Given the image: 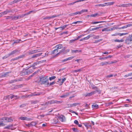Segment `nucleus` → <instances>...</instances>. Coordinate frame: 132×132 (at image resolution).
Instances as JSON below:
<instances>
[{"label": "nucleus", "instance_id": "a19ab883", "mask_svg": "<svg viewBox=\"0 0 132 132\" xmlns=\"http://www.w3.org/2000/svg\"><path fill=\"white\" fill-rule=\"evenodd\" d=\"M9 54H7L5 56L3 57L2 58L4 60V59L7 57H9Z\"/></svg>", "mask_w": 132, "mask_h": 132}, {"label": "nucleus", "instance_id": "a878e982", "mask_svg": "<svg viewBox=\"0 0 132 132\" xmlns=\"http://www.w3.org/2000/svg\"><path fill=\"white\" fill-rule=\"evenodd\" d=\"M102 31H110V28H105L102 30Z\"/></svg>", "mask_w": 132, "mask_h": 132}, {"label": "nucleus", "instance_id": "20e7f679", "mask_svg": "<svg viewBox=\"0 0 132 132\" xmlns=\"http://www.w3.org/2000/svg\"><path fill=\"white\" fill-rule=\"evenodd\" d=\"M1 119L2 120V122H11L13 120L11 118L6 117H3Z\"/></svg>", "mask_w": 132, "mask_h": 132}, {"label": "nucleus", "instance_id": "0eeeda50", "mask_svg": "<svg viewBox=\"0 0 132 132\" xmlns=\"http://www.w3.org/2000/svg\"><path fill=\"white\" fill-rule=\"evenodd\" d=\"M94 36V35L90 34L88 35L87 37L82 38L80 39V41H82L83 40H87L89 39L90 37H92L93 36Z\"/></svg>", "mask_w": 132, "mask_h": 132}, {"label": "nucleus", "instance_id": "4be33fe9", "mask_svg": "<svg viewBox=\"0 0 132 132\" xmlns=\"http://www.w3.org/2000/svg\"><path fill=\"white\" fill-rule=\"evenodd\" d=\"M37 51L36 50H32V51H30L29 52V54H34V53H37Z\"/></svg>", "mask_w": 132, "mask_h": 132}, {"label": "nucleus", "instance_id": "5701e85b", "mask_svg": "<svg viewBox=\"0 0 132 132\" xmlns=\"http://www.w3.org/2000/svg\"><path fill=\"white\" fill-rule=\"evenodd\" d=\"M81 52V50H71V52L72 53H79L80 52Z\"/></svg>", "mask_w": 132, "mask_h": 132}, {"label": "nucleus", "instance_id": "72a5a7b5", "mask_svg": "<svg viewBox=\"0 0 132 132\" xmlns=\"http://www.w3.org/2000/svg\"><path fill=\"white\" fill-rule=\"evenodd\" d=\"M61 80L62 81L60 84V85H62L64 82L66 80V78H62Z\"/></svg>", "mask_w": 132, "mask_h": 132}, {"label": "nucleus", "instance_id": "79ce46f5", "mask_svg": "<svg viewBox=\"0 0 132 132\" xmlns=\"http://www.w3.org/2000/svg\"><path fill=\"white\" fill-rule=\"evenodd\" d=\"M19 58H18V57H15L14 59H11V62H12V61H14L15 60H17L18 59H19Z\"/></svg>", "mask_w": 132, "mask_h": 132}, {"label": "nucleus", "instance_id": "ea45409f", "mask_svg": "<svg viewBox=\"0 0 132 132\" xmlns=\"http://www.w3.org/2000/svg\"><path fill=\"white\" fill-rule=\"evenodd\" d=\"M78 2V0L77 1H76L74 2H73L70 3L69 4H68V5H73V4H74L75 3H76L77 2Z\"/></svg>", "mask_w": 132, "mask_h": 132}, {"label": "nucleus", "instance_id": "4468645a", "mask_svg": "<svg viewBox=\"0 0 132 132\" xmlns=\"http://www.w3.org/2000/svg\"><path fill=\"white\" fill-rule=\"evenodd\" d=\"M41 93H38L37 92H35L32 94L31 96H37L39 95L42 94Z\"/></svg>", "mask_w": 132, "mask_h": 132}, {"label": "nucleus", "instance_id": "49530a36", "mask_svg": "<svg viewBox=\"0 0 132 132\" xmlns=\"http://www.w3.org/2000/svg\"><path fill=\"white\" fill-rule=\"evenodd\" d=\"M100 6L103 7L106 6V3H105L103 4H100Z\"/></svg>", "mask_w": 132, "mask_h": 132}, {"label": "nucleus", "instance_id": "473e14b6", "mask_svg": "<svg viewBox=\"0 0 132 132\" xmlns=\"http://www.w3.org/2000/svg\"><path fill=\"white\" fill-rule=\"evenodd\" d=\"M68 25H65L63 26L62 27H60V29H61V30H63L64 28H65Z\"/></svg>", "mask_w": 132, "mask_h": 132}, {"label": "nucleus", "instance_id": "bb28decb", "mask_svg": "<svg viewBox=\"0 0 132 132\" xmlns=\"http://www.w3.org/2000/svg\"><path fill=\"white\" fill-rule=\"evenodd\" d=\"M114 3V2H108L106 3V6H108L112 5Z\"/></svg>", "mask_w": 132, "mask_h": 132}, {"label": "nucleus", "instance_id": "c85d7f7f", "mask_svg": "<svg viewBox=\"0 0 132 132\" xmlns=\"http://www.w3.org/2000/svg\"><path fill=\"white\" fill-rule=\"evenodd\" d=\"M92 107L93 108L97 109L98 108V105L97 104L92 105Z\"/></svg>", "mask_w": 132, "mask_h": 132}, {"label": "nucleus", "instance_id": "39448f33", "mask_svg": "<svg viewBox=\"0 0 132 132\" xmlns=\"http://www.w3.org/2000/svg\"><path fill=\"white\" fill-rule=\"evenodd\" d=\"M8 98L9 99L10 98L11 99H12V98H14V99L16 100L18 98H19V97H18L16 95H9L6 96L5 97H4L5 98Z\"/></svg>", "mask_w": 132, "mask_h": 132}, {"label": "nucleus", "instance_id": "c03bdc74", "mask_svg": "<svg viewBox=\"0 0 132 132\" xmlns=\"http://www.w3.org/2000/svg\"><path fill=\"white\" fill-rule=\"evenodd\" d=\"M128 34V33H119L118 34V35H119V36H121L123 35H127Z\"/></svg>", "mask_w": 132, "mask_h": 132}, {"label": "nucleus", "instance_id": "69168bd1", "mask_svg": "<svg viewBox=\"0 0 132 132\" xmlns=\"http://www.w3.org/2000/svg\"><path fill=\"white\" fill-rule=\"evenodd\" d=\"M83 36V35H79L77 37V39H76V40H78L81 37H82V36Z\"/></svg>", "mask_w": 132, "mask_h": 132}, {"label": "nucleus", "instance_id": "8fccbe9b", "mask_svg": "<svg viewBox=\"0 0 132 132\" xmlns=\"http://www.w3.org/2000/svg\"><path fill=\"white\" fill-rule=\"evenodd\" d=\"M3 122H2V121L1 122H0V127L3 126H5V124Z\"/></svg>", "mask_w": 132, "mask_h": 132}, {"label": "nucleus", "instance_id": "f257e3e1", "mask_svg": "<svg viewBox=\"0 0 132 132\" xmlns=\"http://www.w3.org/2000/svg\"><path fill=\"white\" fill-rule=\"evenodd\" d=\"M46 77H41L40 78V81L41 82V84H44L46 83H47V84L48 85L49 84V83L48 82V79H47Z\"/></svg>", "mask_w": 132, "mask_h": 132}, {"label": "nucleus", "instance_id": "b1692460", "mask_svg": "<svg viewBox=\"0 0 132 132\" xmlns=\"http://www.w3.org/2000/svg\"><path fill=\"white\" fill-rule=\"evenodd\" d=\"M42 62H41V61L34 62L32 66H33V67H35L36 65Z\"/></svg>", "mask_w": 132, "mask_h": 132}, {"label": "nucleus", "instance_id": "680f3d73", "mask_svg": "<svg viewBox=\"0 0 132 132\" xmlns=\"http://www.w3.org/2000/svg\"><path fill=\"white\" fill-rule=\"evenodd\" d=\"M75 13L76 15L77 14H81V12H80V11L77 12H75Z\"/></svg>", "mask_w": 132, "mask_h": 132}, {"label": "nucleus", "instance_id": "f8f14e48", "mask_svg": "<svg viewBox=\"0 0 132 132\" xmlns=\"http://www.w3.org/2000/svg\"><path fill=\"white\" fill-rule=\"evenodd\" d=\"M92 88L93 89H94L96 90L95 91H94V92H95V93H96L98 92L100 93H101V91L100 90L98 89L97 87H95L94 86H93L92 87Z\"/></svg>", "mask_w": 132, "mask_h": 132}, {"label": "nucleus", "instance_id": "c9c22d12", "mask_svg": "<svg viewBox=\"0 0 132 132\" xmlns=\"http://www.w3.org/2000/svg\"><path fill=\"white\" fill-rule=\"evenodd\" d=\"M13 125L12 124L10 125H8L6 126L5 127V128L7 129H9L11 127H12Z\"/></svg>", "mask_w": 132, "mask_h": 132}, {"label": "nucleus", "instance_id": "9d476101", "mask_svg": "<svg viewBox=\"0 0 132 132\" xmlns=\"http://www.w3.org/2000/svg\"><path fill=\"white\" fill-rule=\"evenodd\" d=\"M10 73V72H6L5 73H3L1 75V76H0V78L7 77V75Z\"/></svg>", "mask_w": 132, "mask_h": 132}, {"label": "nucleus", "instance_id": "7c9ffc66", "mask_svg": "<svg viewBox=\"0 0 132 132\" xmlns=\"http://www.w3.org/2000/svg\"><path fill=\"white\" fill-rule=\"evenodd\" d=\"M118 28L117 27H113L112 28H110V31L113 30L115 29H117Z\"/></svg>", "mask_w": 132, "mask_h": 132}, {"label": "nucleus", "instance_id": "4c0bfd02", "mask_svg": "<svg viewBox=\"0 0 132 132\" xmlns=\"http://www.w3.org/2000/svg\"><path fill=\"white\" fill-rule=\"evenodd\" d=\"M88 11V10L87 9H83L80 11L81 14L84 12H86Z\"/></svg>", "mask_w": 132, "mask_h": 132}, {"label": "nucleus", "instance_id": "58836bf2", "mask_svg": "<svg viewBox=\"0 0 132 132\" xmlns=\"http://www.w3.org/2000/svg\"><path fill=\"white\" fill-rule=\"evenodd\" d=\"M56 78V77L55 76H52V77H51L49 78V80L50 81H51L53 79H55Z\"/></svg>", "mask_w": 132, "mask_h": 132}, {"label": "nucleus", "instance_id": "dca6fc26", "mask_svg": "<svg viewBox=\"0 0 132 132\" xmlns=\"http://www.w3.org/2000/svg\"><path fill=\"white\" fill-rule=\"evenodd\" d=\"M95 93V92H92L87 94L86 95H85V96H89L92 95L94 94Z\"/></svg>", "mask_w": 132, "mask_h": 132}, {"label": "nucleus", "instance_id": "864d4df0", "mask_svg": "<svg viewBox=\"0 0 132 132\" xmlns=\"http://www.w3.org/2000/svg\"><path fill=\"white\" fill-rule=\"evenodd\" d=\"M79 104L77 103H74L72 104V107L73 106H75Z\"/></svg>", "mask_w": 132, "mask_h": 132}, {"label": "nucleus", "instance_id": "13d9d810", "mask_svg": "<svg viewBox=\"0 0 132 132\" xmlns=\"http://www.w3.org/2000/svg\"><path fill=\"white\" fill-rule=\"evenodd\" d=\"M16 82V79L14 80H11L10 82V83H13L15 82Z\"/></svg>", "mask_w": 132, "mask_h": 132}, {"label": "nucleus", "instance_id": "de8ad7c7", "mask_svg": "<svg viewBox=\"0 0 132 132\" xmlns=\"http://www.w3.org/2000/svg\"><path fill=\"white\" fill-rule=\"evenodd\" d=\"M38 102V101H32L31 102V104H34L37 103Z\"/></svg>", "mask_w": 132, "mask_h": 132}, {"label": "nucleus", "instance_id": "f3484780", "mask_svg": "<svg viewBox=\"0 0 132 132\" xmlns=\"http://www.w3.org/2000/svg\"><path fill=\"white\" fill-rule=\"evenodd\" d=\"M42 53H38L36 54H35V55H33L32 57V58H36L37 57L39 56H40L42 54Z\"/></svg>", "mask_w": 132, "mask_h": 132}, {"label": "nucleus", "instance_id": "2eb2a0df", "mask_svg": "<svg viewBox=\"0 0 132 132\" xmlns=\"http://www.w3.org/2000/svg\"><path fill=\"white\" fill-rule=\"evenodd\" d=\"M132 5V4H123L121 5V7H126Z\"/></svg>", "mask_w": 132, "mask_h": 132}, {"label": "nucleus", "instance_id": "774afa93", "mask_svg": "<svg viewBox=\"0 0 132 132\" xmlns=\"http://www.w3.org/2000/svg\"><path fill=\"white\" fill-rule=\"evenodd\" d=\"M99 38V36H96L93 37V38L95 39H98Z\"/></svg>", "mask_w": 132, "mask_h": 132}, {"label": "nucleus", "instance_id": "e2e57ef3", "mask_svg": "<svg viewBox=\"0 0 132 132\" xmlns=\"http://www.w3.org/2000/svg\"><path fill=\"white\" fill-rule=\"evenodd\" d=\"M74 123L77 125L79 123L78 121L77 120H75L74 121Z\"/></svg>", "mask_w": 132, "mask_h": 132}, {"label": "nucleus", "instance_id": "393cba45", "mask_svg": "<svg viewBox=\"0 0 132 132\" xmlns=\"http://www.w3.org/2000/svg\"><path fill=\"white\" fill-rule=\"evenodd\" d=\"M36 124V123L35 122H31L30 124H29L28 126L29 127H30V126H35Z\"/></svg>", "mask_w": 132, "mask_h": 132}, {"label": "nucleus", "instance_id": "6ab92c4d", "mask_svg": "<svg viewBox=\"0 0 132 132\" xmlns=\"http://www.w3.org/2000/svg\"><path fill=\"white\" fill-rule=\"evenodd\" d=\"M101 27H95V28H90L89 29V30L90 31H92L93 30H96L98 29H99V28H101Z\"/></svg>", "mask_w": 132, "mask_h": 132}, {"label": "nucleus", "instance_id": "6e6552de", "mask_svg": "<svg viewBox=\"0 0 132 132\" xmlns=\"http://www.w3.org/2000/svg\"><path fill=\"white\" fill-rule=\"evenodd\" d=\"M19 51L16 50H14L12 51L11 53L9 54V56L13 55L17 53L18 52H19Z\"/></svg>", "mask_w": 132, "mask_h": 132}, {"label": "nucleus", "instance_id": "7ed1b4c3", "mask_svg": "<svg viewBox=\"0 0 132 132\" xmlns=\"http://www.w3.org/2000/svg\"><path fill=\"white\" fill-rule=\"evenodd\" d=\"M126 44L129 45L132 43V35H130L125 40Z\"/></svg>", "mask_w": 132, "mask_h": 132}, {"label": "nucleus", "instance_id": "5fc2aeb1", "mask_svg": "<svg viewBox=\"0 0 132 132\" xmlns=\"http://www.w3.org/2000/svg\"><path fill=\"white\" fill-rule=\"evenodd\" d=\"M72 129L75 132H77L78 131L77 129L75 128H72Z\"/></svg>", "mask_w": 132, "mask_h": 132}, {"label": "nucleus", "instance_id": "aec40b11", "mask_svg": "<svg viewBox=\"0 0 132 132\" xmlns=\"http://www.w3.org/2000/svg\"><path fill=\"white\" fill-rule=\"evenodd\" d=\"M62 45L61 44H59L56 45L55 48H56V49H57L58 50L59 49H60L63 48Z\"/></svg>", "mask_w": 132, "mask_h": 132}, {"label": "nucleus", "instance_id": "bf43d9fd", "mask_svg": "<svg viewBox=\"0 0 132 132\" xmlns=\"http://www.w3.org/2000/svg\"><path fill=\"white\" fill-rule=\"evenodd\" d=\"M36 50L37 51V52H42L43 51V50L41 48Z\"/></svg>", "mask_w": 132, "mask_h": 132}, {"label": "nucleus", "instance_id": "37998d69", "mask_svg": "<svg viewBox=\"0 0 132 132\" xmlns=\"http://www.w3.org/2000/svg\"><path fill=\"white\" fill-rule=\"evenodd\" d=\"M22 86V85H16L15 86V87L16 88H19L21 87Z\"/></svg>", "mask_w": 132, "mask_h": 132}, {"label": "nucleus", "instance_id": "412c9836", "mask_svg": "<svg viewBox=\"0 0 132 132\" xmlns=\"http://www.w3.org/2000/svg\"><path fill=\"white\" fill-rule=\"evenodd\" d=\"M32 12H33L34 13H36V12L34 10L31 11H29V12H27L26 14H24V15L25 16L26 15H29V14H31Z\"/></svg>", "mask_w": 132, "mask_h": 132}, {"label": "nucleus", "instance_id": "1a4fd4ad", "mask_svg": "<svg viewBox=\"0 0 132 132\" xmlns=\"http://www.w3.org/2000/svg\"><path fill=\"white\" fill-rule=\"evenodd\" d=\"M59 120L62 122H64L65 121V117L63 115H60L59 117Z\"/></svg>", "mask_w": 132, "mask_h": 132}, {"label": "nucleus", "instance_id": "2f4dec72", "mask_svg": "<svg viewBox=\"0 0 132 132\" xmlns=\"http://www.w3.org/2000/svg\"><path fill=\"white\" fill-rule=\"evenodd\" d=\"M19 119L22 120H27V117H19Z\"/></svg>", "mask_w": 132, "mask_h": 132}, {"label": "nucleus", "instance_id": "3c124183", "mask_svg": "<svg viewBox=\"0 0 132 132\" xmlns=\"http://www.w3.org/2000/svg\"><path fill=\"white\" fill-rule=\"evenodd\" d=\"M21 41V39L16 40L14 41V43H19L20 41Z\"/></svg>", "mask_w": 132, "mask_h": 132}, {"label": "nucleus", "instance_id": "052dcab7", "mask_svg": "<svg viewBox=\"0 0 132 132\" xmlns=\"http://www.w3.org/2000/svg\"><path fill=\"white\" fill-rule=\"evenodd\" d=\"M33 76V75H31L29 77H28V78H27L26 80H29V79H30V78Z\"/></svg>", "mask_w": 132, "mask_h": 132}, {"label": "nucleus", "instance_id": "a211bd4d", "mask_svg": "<svg viewBox=\"0 0 132 132\" xmlns=\"http://www.w3.org/2000/svg\"><path fill=\"white\" fill-rule=\"evenodd\" d=\"M109 62H105L101 63L100 64V66H103L104 65H107L108 64Z\"/></svg>", "mask_w": 132, "mask_h": 132}, {"label": "nucleus", "instance_id": "0e129e2a", "mask_svg": "<svg viewBox=\"0 0 132 132\" xmlns=\"http://www.w3.org/2000/svg\"><path fill=\"white\" fill-rule=\"evenodd\" d=\"M99 59L100 60H104L106 59V57H100L99 58Z\"/></svg>", "mask_w": 132, "mask_h": 132}, {"label": "nucleus", "instance_id": "a18cd8bd", "mask_svg": "<svg viewBox=\"0 0 132 132\" xmlns=\"http://www.w3.org/2000/svg\"><path fill=\"white\" fill-rule=\"evenodd\" d=\"M98 15V14L97 13H96L94 14H92L91 15V16L92 17H95L96 16Z\"/></svg>", "mask_w": 132, "mask_h": 132}, {"label": "nucleus", "instance_id": "423d86ee", "mask_svg": "<svg viewBox=\"0 0 132 132\" xmlns=\"http://www.w3.org/2000/svg\"><path fill=\"white\" fill-rule=\"evenodd\" d=\"M63 101H57L56 100H52L49 101L48 102V103L50 104H52L54 103L58 104L60 103H62Z\"/></svg>", "mask_w": 132, "mask_h": 132}, {"label": "nucleus", "instance_id": "f03ea898", "mask_svg": "<svg viewBox=\"0 0 132 132\" xmlns=\"http://www.w3.org/2000/svg\"><path fill=\"white\" fill-rule=\"evenodd\" d=\"M33 70L28 69H23L22 71L21 74L23 75L29 74L33 72Z\"/></svg>", "mask_w": 132, "mask_h": 132}, {"label": "nucleus", "instance_id": "4d7b16f0", "mask_svg": "<svg viewBox=\"0 0 132 132\" xmlns=\"http://www.w3.org/2000/svg\"><path fill=\"white\" fill-rule=\"evenodd\" d=\"M55 83V82L54 81H53L52 82L50 83V84H49L48 85H49V86L53 85Z\"/></svg>", "mask_w": 132, "mask_h": 132}, {"label": "nucleus", "instance_id": "ddd939ff", "mask_svg": "<svg viewBox=\"0 0 132 132\" xmlns=\"http://www.w3.org/2000/svg\"><path fill=\"white\" fill-rule=\"evenodd\" d=\"M25 16L24 15V14H22L21 15H19L15 17L14 18H13V19L16 20L18 19H20L21 18H22Z\"/></svg>", "mask_w": 132, "mask_h": 132}, {"label": "nucleus", "instance_id": "603ef678", "mask_svg": "<svg viewBox=\"0 0 132 132\" xmlns=\"http://www.w3.org/2000/svg\"><path fill=\"white\" fill-rule=\"evenodd\" d=\"M24 54H22L21 55H20L18 56L19 59L21 58H22L24 57Z\"/></svg>", "mask_w": 132, "mask_h": 132}, {"label": "nucleus", "instance_id": "6e6d98bb", "mask_svg": "<svg viewBox=\"0 0 132 132\" xmlns=\"http://www.w3.org/2000/svg\"><path fill=\"white\" fill-rule=\"evenodd\" d=\"M26 105L25 104H22L21 105H20V108H23V107H25L26 106Z\"/></svg>", "mask_w": 132, "mask_h": 132}, {"label": "nucleus", "instance_id": "c756f323", "mask_svg": "<svg viewBox=\"0 0 132 132\" xmlns=\"http://www.w3.org/2000/svg\"><path fill=\"white\" fill-rule=\"evenodd\" d=\"M58 52V49H56L52 51V54H55L56 53Z\"/></svg>", "mask_w": 132, "mask_h": 132}, {"label": "nucleus", "instance_id": "cd10ccee", "mask_svg": "<svg viewBox=\"0 0 132 132\" xmlns=\"http://www.w3.org/2000/svg\"><path fill=\"white\" fill-rule=\"evenodd\" d=\"M114 41L115 42H124V40L123 39H121L120 40H119L118 39H115Z\"/></svg>", "mask_w": 132, "mask_h": 132}, {"label": "nucleus", "instance_id": "f704fd0d", "mask_svg": "<svg viewBox=\"0 0 132 132\" xmlns=\"http://www.w3.org/2000/svg\"><path fill=\"white\" fill-rule=\"evenodd\" d=\"M83 69L82 68H81L80 69H79L77 70H75L74 71V72H80Z\"/></svg>", "mask_w": 132, "mask_h": 132}, {"label": "nucleus", "instance_id": "338daca9", "mask_svg": "<svg viewBox=\"0 0 132 132\" xmlns=\"http://www.w3.org/2000/svg\"><path fill=\"white\" fill-rule=\"evenodd\" d=\"M74 56H71L69 57H68V58H67V60H71V59H72L74 58Z\"/></svg>", "mask_w": 132, "mask_h": 132}, {"label": "nucleus", "instance_id": "9b49d317", "mask_svg": "<svg viewBox=\"0 0 132 132\" xmlns=\"http://www.w3.org/2000/svg\"><path fill=\"white\" fill-rule=\"evenodd\" d=\"M57 16L56 15H52L51 16H47L45 17L44 18V19H50L51 18H54L56 17Z\"/></svg>", "mask_w": 132, "mask_h": 132}, {"label": "nucleus", "instance_id": "09e8293b", "mask_svg": "<svg viewBox=\"0 0 132 132\" xmlns=\"http://www.w3.org/2000/svg\"><path fill=\"white\" fill-rule=\"evenodd\" d=\"M69 111L70 112L72 113H74L75 114H76L77 115L78 114L77 113H76V112H75V111H73L72 110H69Z\"/></svg>", "mask_w": 132, "mask_h": 132}, {"label": "nucleus", "instance_id": "e433bc0d", "mask_svg": "<svg viewBox=\"0 0 132 132\" xmlns=\"http://www.w3.org/2000/svg\"><path fill=\"white\" fill-rule=\"evenodd\" d=\"M105 22V21H99V22H92V24H95L97 23H102V22Z\"/></svg>", "mask_w": 132, "mask_h": 132}]
</instances>
